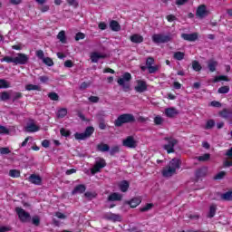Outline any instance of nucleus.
Listing matches in <instances>:
<instances>
[{"mask_svg": "<svg viewBox=\"0 0 232 232\" xmlns=\"http://www.w3.org/2000/svg\"><path fill=\"white\" fill-rule=\"evenodd\" d=\"M218 93H228L229 92V87L223 86L218 89Z\"/></svg>", "mask_w": 232, "mask_h": 232, "instance_id": "603ef678", "label": "nucleus"}, {"mask_svg": "<svg viewBox=\"0 0 232 232\" xmlns=\"http://www.w3.org/2000/svg\"><path fill=\"white\" fill-rule=\"evenodd\" d=\"M98 151L106 152L110 151V146L106 143H100L97 145Z\"/></svg>", "mask_w": 232, "mask_h": 232, "instance_id": "b1692460", "label": "nucleus"}, {"mask_svg": "<svg viewBox=\"0 0 232 232\" xmlns=\"http://www.w3.org/2000/svg\"><path fill=\"white\" fill-rule=\"evenodd\" d=\"M130 81H131V74L125 72L121 78L118 79V84L121 86L123 91L130 92Z\"/></svg>", "mask_w": 232, "mask_h": 232, "instance_id": "20e7f679", "label": "nucleus"}, {"mask_svg": "<svg viewBox=\"0 0 232 232\" xmlns=\"http://www.w3.org/2000/svg\"><path fill=\"white\" fill-rule=\"evenodd\" d=\"M213 126H215V121L209 120L207 121L206 130H211V128H213Z\"/></svg>", "mask_w": 232, "mask_h": 232, "instance_id": "8fccbe9b", "label": "nucleus"}, {"mask_svg": "<svg viewBox=\"0 0 232 232\" xmlns=\"http://www.w3.org/2000/svg\"><path fill=\"white\" fill-rule=\"evenodd\" d=\"M122 145L125 148H137V141L133 139V136H129L122 140Z\"/></svg>", "mask_w": 232, "mask_h": 232, "instance_id": "9b49d317", "label": "nucleus"}, {"mask_svg": "<svg viewBox=\"0 0 232 232\" xmlns=\"http://www.w3.org/2000/svg\"><path fill=\"white\" fill-rule=\"evenodd\" d=\"M221 198H222L223 200H227V201L232 200V191L229 190V191H227V192L222 194V195H221Z\"/></svg>", "mask_w": 232, "mask_h": 232, "instance_id": "7c9ffc66", "label": "nucleus"}, {"mask_svg": "<svg viewBox=\"0 0 232 232\" xmlns=\"http://www.w3.org/2000/svg\"><path fill=\"white\" fill-rule=\"evenodd\" d=\"M177 169H180V160L174 158L169 161V166L162 169L161 173L163 177L169 179V177H173L177 173Z\"/></svg>", "mask_w": 232, "mask_h": 232, "instance_id": "f257e3e1", "label": "nucleus"}, {"mask_svg": "<svg viewBox=\"0 0 232 232\" xmlns=\"http://www.w3.org/2000/svg\"><path fill=\"white\" fill-rule=\"evenodd\" d=\"M32 220H33V224L34 226H39V224L41 222V219L37 216L33 217Z\"/></svg>", "mask_w": 232, "mask_h": 232, "instance_id": "bf43d9fd", "label": "nucleus"}, {"mask_svg": "<svg viewBox=\"0 0 232 232\" xmlns=\"http://www.w3.org/2000/svg\"><path fill=\"white\" fill-rule=\"evenodd\" d=\"M220 81H229V79H227V76L225 75H219V76H216L213 80V82H220Z\"/></svg>", "mask_w": 232, "mask_h": 232, "instance_id": "f704fd0d", "label": "nucleus"}, {"mask_svg": "<svg viewBox=\"0 0 232 232\" xmlns=\"http://www.w3.org/2000/svg\"><path fill=\"white\" fill-rule=\"evenodd\" d=\"M164 113L166 117L173 119V117H177V115H179V110H177L175 107H169L165 109Z\"/></svg>", "mask_w": 232, "mask_h": 232, "instance_id": "ddd939ff", "label": "nucleus"}, {"mask_svg": "<svg viewBox=\"0 0 232 232\" xmlns=\"http://www.w3.org/2000/svg\"><path fill=\"white\" fill-rule=\"evenodd\" d=\"M119 151H120L119 146H114V147H112V148L111 149L110 154H111V155H115V153H119Z\"/></svg>", "mask_w": 232, "mask_h": 232, "instance_id": "6e6d98bb", "label": "nucleus"}, {"mask_svg": "<svg viewBox=\"0 0 232 232\" xmlns=\"http://www.w3.org/2000/svg\"><path fill=\"white\" fill-rule=\"evenodd\" d=\"M106 55L102 53L94 52L91 53L92 63H99V59H104Z\"/></svg>", "mask_w": 232, "mask_h": 232, "instance_id": "f3484780", "label": "nucleus"}, {"mask_svg": "<svg viewBox=\"0 0 232 232\" xmlns=\"http://www.w3.org/2000/svg\"><path fill=\"white\" fill-rule=\"evenodd\" d=\"M21 97H23V93H21V92H14L13 94V101H17V100L21 99Z\"/></svg>", "mask_w": 232, "mask_h": 232, "instance_id": "680f3d73", "label": "nucleus"}, {"mask_svg": "<svg viewBox=\"0 0 232 232\" xmlns=\"http://www.w3.org/2000/svg\"><path fill=\"white\" fill-rule=\"evenodd\" d=\"M29 59L25 53H17L14 57V64H26Z\"/></svg>", "mask_w": 232, "mask_h": 232, "instance_id": "9d476101", "label": "nucleus"}, {"mask_svg": "<svg viewBox=\"0 0 232 232\" xmlns=\"http://www.w3.org/2000/svg\"><path fill=\"white\" fill-rule=\"evenodd\" d=\"M9 177H12L13 179H19V177H21V171L18 169H11L9 170Z\"/></svg>", "mask_w": 232, "mask_h": 232, "instance_id": "a878e982", "label": "nucleus"}, {"mask_svg": "<svg viewBox=\"0 0 232 232\" xmlns=\"http://www.w3.org/2000/svg\"><path fill=\"white\" fill-rule=\"evenodd\" d=\"M36 56L43 61L44 59V52L43 50L36 51Z\"/></svg>", "mask_w": 232, "mask_h": 232, "instance_id": "5fc2aeb1", "label": "nucleus"}, {"mask_svg": "<svg viewBox=\"0 0 232 232\" xmlns=\"http://www.w3.org/2000/svg\"><path fill=\"white\" fill-rule=\"evenodd\" d=\"M48 97L51 99V101H59V95L55 92L49 93Z\"/></svg>", "mask_w": 232, "mask_h": 232, "instance_id": "a18cd8bd", "label": "nucleus"}, {"mask_svg": "<svg viewBox=\"0 0 232 232\" xmlns=\"http://www.w3.org/2000/svg\"><path fill=\"white\" fill-rule=\"evenodd\" d=\"M85 35L82 33H78L75 36V41H81V39H84Z\"/></svg>", "mask_w": 232, "mask_h": 232, "instance_id": "0e129e2a", "label": "nucleus"}, {"mask_svg": "<svg viewBox=\"0 0 232 232\" xmlns=\"http://www.w3.org/2000/svg\"><path fill=\"white\" fill-rule=\"evenodd\" d=\"M164 122V118L161 117V116H156L154 118V123L157 125V126H160V124H162Z\"/></svg>", "mask_w": 232, "mask_h": 232, "instance_id": "ea45409f", "label": "nucleus"}, {"mask_svg": "<svg viewBox=\"0 0 232 232\" xmlns=\"http://www.w3.org/2000/svg\"><path fill=\"white\" fill-rule=\"evenodd\" d=\"M110 28L112 30V32H120L121 31V24H119V22L115 20H111L110 22Z\"/></svg>", "mask_w": 232, "mask_h": 232, "instance_id": "412c9836", "label": "nucleus"}, {"mask_svg": "<svg viewBox=\"0 0 232 232\" xmlns=\"http://www.w3.org/2000/svg\"><path fill=\"white\" fill-rule=\"evenodd\" d=\"M67 3L69 6H73V8H77V6H79V3H77L75 0H67Z\"/></svg>", "mask_w": 232, "mask_h": 232, "instance_id": "864d4df0", "label": "nucleus"}, {"mask_svg": "<svg viewBox=\"0 0 232 232\" xmlns=\"http://www.w3.org/2000/svg\"><path fill=\"white\" fill-rule=\"evenodd\" d=\"M6 88H10V82L5 79H0V89H6Z\"/></svg>", "mask_w": 232, "mask_h": 232, "instance_id": "2f4dec72", "label": "nucleus"}, {"mask_svg": "<svg viewBox=\"0 0 232 232\" xmlns=\"http://www.w3.org/2000/svg\"><path fill=\"white\" fill-rule=\"evenodd\" d=\"M219 115L223 119H229V116L231 115V112H229V111H227V109H225L221 112H219Z\"/></svg>", "mask_w": 232, "mask_h": 232, "instance_id": "4c0bfd02", "label": "nucleus"}, {"mask_svg": "<svg viewBox=\"0 0 232 232\" xmlns=\"http://www.w3.org/2000/svg\"><path fill=\"white\" fill-rule=\"evenodd\" d=\"M216 213H217V206L211 205L208 212V218H213Z\"/></svg>", "mask_w": 232, "mask_h": 232, "instance_id": "72a5a7b5", "label": "nucleus"}, {"mask_svg": "<svg viewBox=\"0 0 232 232\" xmlns=\"http://www.w3.org/2000/svg\"><path fill=\"white\" fill-rule=\"evenodd\" d=\"M15 211L22 222H28V220H30V213L26 212L24 209L16 208Z\"/></svg>", "mask_w": 232, "mask_h": 232, "instance_id": "6e6552de", "label": "nucleus"}, {"mask_svg": "<svg viewBox=\"0 0 232 232\" xmlns=\"http://www.w3.org/2000/svg\"><path fill=\"white\" fill-rule=\"evenodd\" d=\"M66 115H68V110L63 108V109H60L57 112V117L59 119H63V117H66Z\"/></svg>", "mask_w": 232, "mask_h": 232, "instance_id": "cd10ccee", "label": "nucleus"}, {"mask_svg": "<svg viewBox=\"0 0 232 232\" xmlns=\"http://www.w3.org/2000/svg\"><path fill=\"white\" fill-rule=\"evenodd\" d=\"M152 208H153V204L152 203H148L146 206L140 208V211L144 213L146 211H150V209H152Z\"/></svg>", "mask_w": 232, "mask_h": 232, "instance_id": "58836bf2", "label": "nucleus"}, {"mask_svg": "<svg viewBox=\"0 0 232 232\" xmlns=\"http://www.w3.org/2000/svg\"><path fill=\"white\" fill-rule=\"evenodd\" d=\"M164 140L168 142L163 146V149L168 152V153H174L175 152V146L177 144V140L175 138H165Z\"/></svg>", "mask_w": 232, "mask_h": 232, "instance_id": "39448f33", "label": "nucleus"}, {"mask_svg": "<svg viewBox=\"0 0 232 232\" xmlns=\"http://www.w3.org/2000/svg\"><path fill=\"white\" fill-rule=\"evenodd\" d=\"M25 90H27V92H32L34 90H41V87H39L38 85H34V84H27L25 86Z\"/></svg>", "mask_w": 232, "mask_h": 232, "instance_id": "e433bc0d", "label": "nucleus"}, {"mask_svg": "<svg viewBox=\"0 0 232 232\" xmlns=\"http://www.w3.org/2000/svg\"><path fill=\"white\" fill-rule=\"evenodd\" d=\"M134 89L138 93H144L148 90V84L142 80H137Z\"/></svg>", "mask_w": 232, "mask_h": 232, "instance_id": "1a4fd4ad", "label": "nucleus"}, {"mask_svg": "<svg viewBox=\"0 0 232 232\" xmlns=\"http://www.w3.org/2000/svg\"><path fill=\"white\" fill-rule=\"evenodd\" d=\"M43 148H50V140H44L42 141Z\"/></svg>", "mask_w": 232, "mask_h": 232, "instance_id": "338daca9", "label": "nucleus"}, {"mask_svg": "<svg viewBox=\"0 0 232 232\" xmlns=\"http://www.w3.org/2000/svg\"><path fill=\"white\" fill-rule=\"evenodd\" d=\"M196 15L199 19H204V17H208L209 15V10H208V6H206V5H198L196 11Z\"/></svg>", "mask_w": 232, "mask_h": 232, "instance_id": "0eeeda50", "label": "nucleus"}, {"mask_svg": "<svg viewBox=\"0 0 232 232\" xmlns=\"http://www.w3.org/2000/svg\"><path fill=\"white\" fill-rule=\"evenodd\" d=\"M226 177V172L221 171L218 175L215 176L216 180H220V179H224Z\"/></svg>", "mask_w": 232, "mask_h": 232, "instance_id": "052dcab7", "label": "nucleus"}, {"mask_svg": "<svg viewBox=\"0 0 232 232\" xmlns=\"http://www.w3.org/2000/svg\"><path fill=\"white\" fill-rule=\"evenodd\" d=\"M89 101H90V102L97 103V102H99V97H97V96H90L89 97Z\"/></svg>", "mask_w": 232, "mask_h": 232, "instance_id": "e2e57ef3", "label": "nucleus"}, {"mask_svg": "<svg viewBox=\"0 0 232 232\" xmlns=\"http://www.w3.org/2000/svg\"><path fill=\"white\" fill-rule=\"evenodd\" d=\"M208 66L210 72H215L217 70V66H218V63H217V61L210 60L208 63Z\"/></svg>", "mask_w": 232, "mask_h": 232, "instance_id": "393cba45", "label": "nucleus"}, {"mask_svg": "<svg viewBox=\"0 0 232 232\" xmlns=\"http://www.w3.org/2000/svg\"><path fill=\"white\" fill-rule=\"evenodd\" d=\"M130 122H135V116L133 114L125 113L120 115L114 121L115 126L120 127L122 124H128Z\"/></svg>", "mask_w": 232, "mask_h": 232, "instance_id": "f03ea898", "label": "nucleus"}, {"mask_svg": "<svg viewBox=\"0 0 232 232\" xmlns=\"http://www.w3.org/2000/svg\"><path fill=\"white\" fill-rule=\"evenodd\" d=\"M140 202H142V198H133L132 199L128 201V204H129V206H130V208H137V206L140 205Z\"/></svg>", "mask_w": 232, "mask_h": 232, "instance_id": "aec40b11", "label": "nucleus"}, {"mask_svg": "<svg viewBox=\"0 0 232 232\" xmlns=\"http://www.w3.org/2000/svg\"><path fill=\"white\" fill-rule=\"evenodd\" d=\"M171 39H173V35L171 34H157L152 35V41L153 43H156V44L169 43Z\"/></svg>", "mask_w": 232, "mask_h": 232, "instance_id": "7ed1b4c3", "label": "nucleus"}, {"mask_svg": "<svg viewBox=\"0 0 232 232\" xmlns=\"http://www.w3.org/2000/svg\"><path fill=\"white\" fill-rule=\"evenodd\" d=\"M29 182H31V184H34L36 186H41V184L43 183V179L41 178V176L39 175H35L33 174L28 178Z\"/></svg>", "mask_w": 232, "mask_h": 232, "instance_id": "2eb2a0df", "label": "nucleus"}, {"mask_svg": "<svg viewBox=\"0 0 232 232\" xmlns=\"http://www.w3.org/2000/svg\"><path fill=\"white\" fill-rule=\"evenodd\" d=\"M209 154H204L202 156H199L198 158V160H200L201 162H206V160H209Z\"/></svg>", "mask_w": 232, "mask_h": 232, "instance_id": "49530a36", "label": "nucleus"}, {"mask_svg": "<svg viewBox=\"0 0 232 232\" xmlns=\"http://www.w3.org/2000/svg\"><path fill=\"white\" fill-rule=\"evenodd\" d=\"M0 133H5V134H8L9 130L5 126H0Z\"/></svg>", "mask_w": 232, "mask_h": 232, "instance_id": "774afa93", "label": "nucleus"}, {"mask_svg": "<svg viewBox=\"0 0 232 232\" xmlns=\"http://www.w3.org/2000/svg\"><path fill=\"white\" fill-rule=\"evenodd\" d=\"M185 55L186 54L182 52H176V53H174L173 57H174V59H176V61H182V59H184Z\"/></svg>", "mask_w": 232, "mask_h": 232, "instance_id": "473e14b6", "label": "nucleus"}, {"mask_svg": "<svg viewBox=\"0 0 232 232\" xmlns=\"http://www.w3.org/2000/svg\"><path fill=\"white\" fill-rule=\"evenodd\" d=\"M108 200L110 202L122 200V195L121 193H117V192L111 193V195H109Z\"/></svg>", "mask_w": 232, "mask_h": 232, "instance_id": "a211bd4d", "label": "nucleus"}, {"mask_svg": "<svg viewBox=\"0 0 232 232\" xmlns=\"http://www.w3.org/2000/svg\"><path fill=\"white\" fill-rule=\"evenodd\" d=\"M120 190L122 193H126V191H128V189L130 188V183L126 180H122L118 184Z\"/></svg>", "mask_w": 232, "mask_h": 232, "instance_id": "6ab92c4d", "label": "nucleus"}, {"mask_svg": "<svg viewBox=\"0 0 232 232\" xmlns=\"http://www.w3.org/2000/svg\"><path fill=\"white\" fill-rule=\"evenodd\" d=\"M0 61L1 63H13V64H15L14 57H12V56H5Z\"/></svg>", "mask_w": 232, "mask_h": 232, "instance_id": "c756f323", "label": "nucleus"}, {"mask_svg": "<svg viewBox=\"0 0 232 232\" xmlns=\"http://www.w3.org/2000/svg\"><path fill=\"white\" fill-rule=\"evenodd\" d=\"M92 83L91 82H83L81 85H80V90H86V88H90V85Z\"/></svg>", "mask_w": 232, "mask_h": 232, "instance_id": "13d9d810", "label": "nucleus"}, {"mask_svg": "<svg viewBox=\"0 0 232 232\" xmlns=\"http://www.w3.org/2000/svg\"><path fill=\"white\" fill-rule=\"evenodd\" d=\"M84 197H86V198H89V200H92V198H95L97 195L93 192H85Z\"/></svg>", "mask_w": 232, "mask_h": 232, "instance_id": "3c124183", "label": "nucleus"}, {"mask_svg": "<svg viewBox=\"0 0 232 232\" xmlns=\"http://www.w3.org/2000/svg\"><path fill=\"white\" fill-rule=\"evenodd\" d=\"M102 168H106V160L102 158H98L95 161L94 166L91 169V173L95 175V173H99Z\"/></svg>", "mask_w": 232, "mask_h": 232, "instance_id": "423d86ee", "label": "nucleus"}, {"mask_svg": "<svg viewBox=\"0 0 232 232\" xmlns=\"http://www.w3.org/2000/svg\"><path fill=\"white\" fill-rule=\"evenodd\" d=\"M131 43L140 44L144 41V37L140 34H133L130 36Z\"/></svg>", "mask_w": 232, "mask_h": 232, "instance_id": "4be33fe9", "label": "nucleus"}, {"mask_svg": "<svg viewBox=\"0 0 232 232\" xmlns=\"http://www.w3.org/2000/svg\"><path fill=\"white\" fill-rule=\"evenodd\" d=\"M177 17H175V15L173 14L167 15V21H169V23H173V21H175Z\"/></svg>", "mask_w": 232, "mask_h": 232, "instance_id": "69168bd1", "label": "nucleus"}, {"mask_svg": "<svg viewBox=\"0 0 232 232\" xmlns=\"http://www.w3.org/2000/svg\"><path fill=\"white\" fill-rule=\"evenodd\" d=\"M107 220H111V222H121L122 220V217L119 214H113L111 212L106 213L104 215Z\"/></svg>", "mask_w": 232, "mask_h": 232, "instance_id": "f8f14e48", "label": "nucleus"}, {"mask_svg": "<svg viewBox=\"0 0 232 232\" xmlns=\"http://www.w3.org/2000/svg\"><path fill=\"white\" fill-rule=\"evenodd\" d=\"M181 37H182V39H184V41L193 42V41H197L198 39V34H197V33L182 34Z\"/></svg>", "mask_w": 232, "mask_h": 232, "instance_id": "dca6fc26", "label": "nucleus"}, {"mask_svg": "<svg viewBox=\"0 0 232 232\" xmlns=\"http://www.w3.org/2000/svg\"><path fill=\"white\" fill-rule=\"evenodd\" d=\"M1 101H8L10 99V94L6 92H4L0 94Z\"/></svg>", "mask_w": 232, "mask_h": 232, "instance_id": "c03bdc74", "label": "nucleus"}, {"mask_svg": "<svg viewBox=\"0 0 232 232\" xmlns=\"http://www.w3.org/2000/svg\"><path fill=\"white\" fill-rule=\"evenodd\" d=\"M154 63H155V60L151 57H149L146 61L147 68H150V66H153Z\"/></svg>", "mask_w": 232, "mask_h": 232, "instance_id": "09e8293b", "label": "nucleus"}, {"mask_svg": "<svg viewBox=\"0 0 232 232\" xmlns=\"http://www.w3.org/2000/svg\"><path fill=\"white\" fill-rule=\"evenodd\" d=\"M94 131H95V129H93V127H87L83 133L86 135L88 139V137H90Z\"/></svg>", "mask_w": 232, "mask_h": 232, "instance_id": "a19ab883", "label": "nucleus"}, {"mask_svg": "<svg viewBox=\"0 0 232 232\" xmlns=\"http://www.w3.org/2000/svg\"><path fill=\"white\" fill-rule=\"evenodd\" d=\"M44 64H46V66H53V60L50 57H46L43 60Z\"/></svg>", "mask_w": 232, "mask_h": 232, "instance_id": "37998d69", "label": "nucleus"}, {"mask_svg": "<svg viewBox=\"0 0 232 232\" xmlns=\"http://www.w3.org/2000/svg\"><path fill=\"white\" fill-rule=\"evenodd\" d=\"M74 138L76 139V140H85V139H88V136H86L84 132L82 133L76 132L74 134Z\"/></svg>", "mask_w": 232, "mask_h": 232, "instance_id": "c85d7f7f", "label": "nucleus"}, {"mask_svg": "<svg viewBox=\"0 0 232 232\" xmlns=\"http://www.w3.org/2000/svg\"><path fill=\"white\" fill-rule=\"evenodd\" d=\"M192 68L195 72H200L202 70V66L197 61L192 63Z\"/></svg>", "mask_w": 232, "mask_h": 232, "instance_id": "c9c22d12", "label": "nucleus"}, {"mask_svg": "<svg viewBox=\"0 0 232 232\" xmlns=\"http://www.w3.org/2000/svg\"><path fill=\"white\" fill-rule=\"evenodd\" d=\"M149 70V73H156V72H159V68H160L159 65H150V67H147Z\"/></svg>", "mask_w": 232, "mask_h": 232, "instance_id": "79ce46f5", "label": "nucleus"}, {"mask_svg": "<svg viewBox=\"0 0 232 232\" xmlns=\"http://www.w3.org/2000/svg\"><path fill=\"white\" fill-rule=\"evenodd\" d=\"M39 130H41V127L34 122L28 123L24 128V131H27L28 133H35L36 131H39Z\"/></svg>", "mask_w": 232, "mask_h": 232, "instance_id": "4468645a", "label": "nucleus"}, {"mask_svg": "<svg viewBox=\"0 0 232 232\" xmlns=\"http://www.w3.org/2000/svg\"><path fill=\"white\" fill-rule=\"evenodd\" d=\"M60 133L63 137H70V130L64 129V128H62L60 130Z\"/></svg>", "mask_w": 232, "mask_h": 232, "instance_id": "de8ad7c7", "label": "nucleus"}, {"mask_svg": "<svg viewBox=\"0 0 232 232\" xmlns=\"http://www.w3.org/2000/svg\"><path fill=\"white\" fill-rule=\"evenodd\" d=\"M57 39H59V41H61L63 44H66V33L64 31H61L57 34Z\"/></svg>", "mask_w": 232, "mask_h": 232, "instance_id": "bb28decb", "label": "nucleus"}, {"mask_svg": "<svg viewBox=\"0 0 232 232\" xmlns=\"http://www.w3.org/2000/svg\"><path fill=\"white\" fill-rule=\"evenodd\" d=\"M0 153L1 155H8V153H10V149L7 147L0 148Z\"/></svg>", "mask_w": 232, "mask_h": 232, "instance_id": "4d7b16f0", "label": "nucleus"}, {"mask_svg": "<svg viewBox=\"0 0 232 232\" xmlns=\"http://www.w3.org/2000/svg\"><path fill=\"white\" fill-rule=\"evenodd\" d=\"M86 191V187L84 185H78L72 190V195H77V193H84Z\"/></svg>", "mask_w": 232, "mask_h": 232, "instance_id": "5701e85b", "label": "nucleus"}]
</instances>
